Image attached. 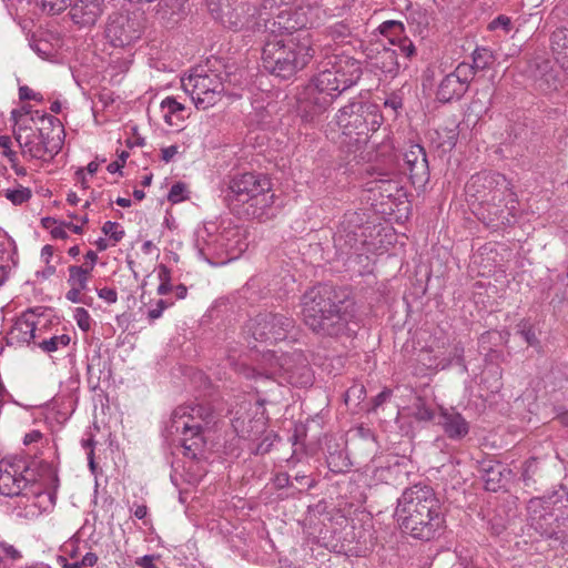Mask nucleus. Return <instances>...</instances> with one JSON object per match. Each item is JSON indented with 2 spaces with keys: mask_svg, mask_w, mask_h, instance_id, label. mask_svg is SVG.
<instances>
[{
  "mask_svg": "<svg viewBox=\"0 0 568 568\" xmlns=\"http://www.w3.org/2000/svg\"><path fill=\"white\" fill-rule=\"evenodd\" d=\"M181 82L184 92L191 97L199 110L213 106L224 91L221 75L205 67L193 69Z\"/></svg>",
  "mask_w": 568,
  "mask_h": 568,
  "instance_id": "f8f14e48",
  "label": "nucleus"
},
{
  "mask_svg": "<svg viewBox=\"0 0 568 568\" xmlns=\"http://www.w3.org/2000/svg\"><path fill=\"white\" fill-rule=\"evenodd\" d=\"M19 98L20 100H41V95L27 85L19 88Z\"/></svg>",
  "mask_w": 568,
  "mask_h": 568,
  "instance_id": "864d4df0",
  "label": "nucleus"
},
{
  "mask_svg": "<svg viewBox=\"0 0 568 568\" xmlns=\"http://www.w3.org/2000/svg\"><path fill=\"white\" fill-rule=\"evenodd\" d=\"M326 67L332 70L336 80H338L342 90H347L361 79L363 70L359 60L351 57L344 51L332 53L325 57Z\"/></svg>",
  "mask_w": 568,
  "mask_h": 568,
  "instance_id": "aec40b11",
  "label": "nucleus"
},
{
  "mask_svg": "<svg viewBox=\"0 0 568 568\" xmlns=\"http://www.w3.org/2000/svg\"><path fill=\"white\" fill-rule=\"evenodd\" d=\"M128 156H129V153H128V152H125V151H123V152L120 154V159H119L118 161H113V162H111V163L108 165V168H106V169H108V171H109L110 173L119 172V171L123 168V165H124L125 160H126V158H128Z\"/></svg>",
  "mask_w": 568,
  "mask_h": 568,
  "instance_id": "5fc2aeb1",
  "label": "nucleus"
},
{
  "mask_svg": "<svg viewBox=\"0 0 568 568\" xmlns=\"http://www.w3.org/2000/svg\"><path fill=\"white\" fill-rule=\"evenodd\" d=\"M385 108L392 109L395 113L403 106L402 99L397 95H392L384 102Z\"/></svg>",
  "mask_w": 568,
  "mask_h": 568,
  "instance_id": "13d9d810",
  "label": "nucleus"
},
{
  "mask_svg": "<svg viewBox=\"0 0 568 568\" xmlns=\"http://www.w3.org/2000/svg\"><path fill=\"white\" fill-rule=\"evenodd\" d=\"M529 521L540 535L555 538L562 544H568V519L559 521L548 503L541 499H531L528 504Z\"/></svg>",
  "mask_w": 568,
  "mask_h": 568,
  "instance_id": "2eb2a0df",
  "label": "nucleus"
},
{
  "mask_svg": "<svg viewBox=\"0 0 568 568\" xmlns=\"http://www.w3.org/2000/svg\"><path fill=\"white\" fill-rule=\"evenodd\" d=\"M143 27L136 17L113 13L105 27V38L115 48L131 45L142 36Z\"/></svg>",
  "mask_w": 568,
  "mask_h": 568,
  "instance_id": "dca6fc26",
  "label": "nucleus"
},
{
  "mask_svg": "<svg viewBox=\"0 0 568 568\" xmlns=\"http://www.w3.org/2000/svg\"><path fill=\"white\" fill-rule=\"evenodd\" d=\"M440 508L432 487L414 485L398 498L395 518L404 532L416 539L430 540L444 525Z\"/></svg>",
  "mask_w": 568,
  "mask_h": 568,
  "instance_id": "20e7f679",
  "label": "nucleus"
},
{
  "mask_svg": "<svg viewBox=\"0 0 568 568\" xmlns=\"http://www.w3.org/2000/svg\"><path fill=\"white\" fill-rule=\"evenodd\" d=\"M233 427L241 437L253 439L264 432L265 422L261 418L250 419L246 425L244 418L235 417L233 420Z\"/></svg>",
  "mask_w": 568,
  "mask_h": 568,
  "instance_id": "7c9ffc66",
  "label": "nucleus"
},
{
  "mask_svg": "<svg viewBox=\"0 0 568 568\" xmlns=\"http://www.w3.org/2000/svg\"><path fill=\"white\" fill-rule=\"evenodd\" d=\"M11 145H12V141H11L10 136H8V135L0 136V153L3 156L8 158L10 163H14L18 160V158H17V153L11 150Z\"/></svg>",
  "mask_w": 568,
  "mask_h": 568,
  "instance_id": "a18cd8bd",
  "label": "nucleus"
},
{
  "mask_svg": "<svg viewBox=\"0 0 568 568\" xmlns=\"http://www.w3.org/2000/svg\"><path fill=\"white\" fill-rule=\"evenodd\" d=\"M160 106L163 112V119L169 125L178 126L180 122L184 121L185 106L175 98L166 97L164 100H162Z\"/></svg>",
  "mask_w": 568,
  "mask_h": 568,
  "instance_id": "cd10ccee",
  "label": "nucleus"
},
{
  "mask_svg": "<svg viewBox=\"0 0 568 568\" xmlns=\"http://www.w3.org/2000/svg\"><path fill=\"white\" fill-rule=\"evenodd\" d=\"M81 292L82 290L70 287V290L65 294V297L68 301L72 303H84Z\"/></svg>",
  "mask_w": 568,
  "mask_h": 568,
  "instance_id": "bf43d9fd",
  "label": "nucleus"
},
{
  "mask_svg": "<svg viewBox=\"0 0 568 568\" xmlns=\"http://www.w3.org/2000/svg\"><path fill=\"white\" fill-rule=\"evenodd\" d=\"M317 0H207L214 20L234 31L276 32L305 27Z\"/></svg>",
  "mask_w": 568,
  "mask_h": 568,
  "instance_id": "f257e3e1",
  "label": "nucleus"
},
{
  "mask_svg": "<svg viewBox=\"0 0 568 568\" xmlns=\"http://www.w3.org/2000/svg\"><path fill=\"white\" fill-rule=\"evenodd\" d=\"M470 70L467 62H460L454 71L445 74L437 84L436 99L442 103L460 100L473 81Z\"/></svg>",
  "mask_w": 568,
  "mask_h": 568,
  "instance_id": "f3484780",
  "label": "nucleus"
},
{
  "mask_svg": "<svg viewBox=\"0 0 568 568\" xmlns=\"http://www.w3.org/2000/svg\"><path fill=\"white\" fill-rule=\"evenodd\" d=\"M274 199L270 179L253 172L232 178L225 193V201L232 210L246 204L245 213L254 219H262L274 204Z\"/></svg>",
  "mask_w": 568,
  "mask_h": 568,
  "instance_id": "6e6552de",
  "label": "nucleus"
},
{
  "mask_svg": "<svg viewBox=\"0 0 568 568\" xmlns=\"http://www.w3.org/2000/svg\"><path fill=\"white\" fill-rule=\"evenodd\" d=\"M98 296L109 304H113L118 300V293L114 288L111 287H102L98 290Z\"/></svg>",
  "mask_w": 568,
  "mask_h": 568,
  "instance_id": "8fccbe9b",
  "label": "nucleus"
},
{
  "mask_svg": "<svg viewBox=\"0 0 568 568\" xmlns=\"http://www.w3.org/2000/svg\"><path fill=\"white\" fill-rule=\"evenodd\" d=\"M344 91L332 70L326 67L324 58L318 65V72L298 93L297 111L304 121L311 122L325 112Z\"/></svg>",
  "mask_w": 568,
  "mask_h": 568,
  "instance_id": "1a4fd4ad",
  "label": "nucleus"
},
{
  "mask_svg": "<svg viewBox=\"0 0 568 568\" xmlns=\"http://www.w3.org/2000/svg\"><path fill=\"white\" fill-rule=\"evenodd\" d=\"M274 484L280 489L290 486V476L286 473L277 474L274 478Z\"/></svg>",
  "mask_w": 568,
  "mask_h": 568,
  "instance_id": "e2e57ef3",
  "label": "nucleus"
},
{
  "mask_svg": "<svg viewBox=\"0 0 568 568\" xmlns=\"http://www.w3.org/2000/svg\"><path fill=\"white\" fill-rule=\"evenodd\" d=\"M335 120L348 143L357 145L365 144L369 133L381 128L383 115L377 104L355 99L337 111Z\"/></svg>",
  "mask_w": 568,
  "mask_h": 568,
  "instance_id": "9d476101",
  "label": "nucleus"
},
{
  "mask_svg": "<svg viewBox=\"0 0 568 568\" xmlns=\"http://www.w3.org/2000/svg\"><path fill=\"white\" fill-rule=\"evenodd\" d=\"M524 339L531 346L538 343L535 332L531 328L521 331Z\"/></svg>",
  "mask_w": 568,
  "mask_h": 568,
  "instance_id": "774afa93",
  "label": "nucleus"
},
{
  "mask_svg": "<svg viewBox=\"0 0 568 568\" xmlns=\"http://www.w3.org/2000/svg\"><path fill=\"white\" fill-rule=\"evenodd\" d=\"M102 232L108 235L114 244L120 242L124 236V230L119 223L112 221H108L103 224Z\"/></svg>",
  "mask_w": 568,
  "mask_h": 568,
  "instance_id": "a19ab883",
  "label": "nucleus"
},
{
  "mask_svg": "<svg viewBox=\"0 0 568 568\" xmlns=\"http://www.w3.org/2000/svg\"><path fill=\"white\" fill-rule=\"evenodd\" d=\"M161 152H162L161 159L164 162L169 163L178 154L179 148H178V145H170V146L163 148L161 150Z\"/></svg>",
  "mask_w": 568,
  "mask_h": 568,
  "instance_id": "4d7b16f0",
  "label": "nucleus"
},
{
  "mask_svg": "<svg viewBox=\"0 0 568 568\" xmlns=\"http://www.w3.org/2000/svg\"><path fill=\"white\" fill-rule=\"evenodd\" d=\"M403 168L414 185L424 186L429 180V165L425 149L409 143L403 152Z\"/></svg>",
  "mask_w": 568,
  "mask_h": 568,
  "instance_id": "412c9836",
  "label": "nucleus"
},
{
  "mask_svg": "<svg viewBox=\"0 0 568 568\" xmlns=\"http://www.w3.org/2000/svg\"><path fill=\"white\" fill-rule=\"evenodd\" d=\"M327 36L336 43V44H353L354 41H357L352 33L351 28L344 22H337L327 28Z\"/></svg>",
  "mask_w": 568,
  "mask_h": 568,
  "instance_id": "473e14b6",
  "label": "nucleus"
},
{
  "mask_svg": "<svg viewBox=\"0 0 568 568\" xmlns=\"http://www.w3.org/2000/svg\"><path fill=\"white\" fill-rule=\"evenodd\" d=\"M301 304L304 323L313 332L337 336L346 329L352 302L344 291L321 284L305 292Z\"/></svg>",
  "mask_w": 568,
  "mask_h": 568,
  "instance_id": "39448f33",
  "label": "nucleus"
},
{
  "mask_svg": "<svg viewBox=\"0 0 568 568\" xmlns=\"http://www.w3.org/2000/svg\"><path fill=\"white\" fill-rule=\"evenodd\" d=\"M471 63H468V68L471 70V80L475 78L478 71H484L495 63L496 55L493 50L486 47H477L471 54Z\"/></svg>",
  "mask_w": 568,
  "mask_h": 568,
  "instance_id": "c756f323",
  "label": "nucleus"
},
{
  "mask_svg": "<svg viewBox=\"0 0 568 568\" xmlns=\"http://www.w3.org/2000/svg\"><path fill=\"white\" fill-rule=\"evenodd\" d=\"M294 320L280 313H261L246 324V332L254 341L273 344L284 341L294 328Z\"/></svg>",
  "mask_w": 568,
  "mask_h": 568,
  "instance_id": "4468645a",
  "label": "nucleus"
},
{
  "mask_svg": "<svg viewBox=\"0 0 568 568\" xmlns=\"http://www.w3.org/2000/svg\"><path fill=\"white\" fill-rule=\"evenodd\" d=\"M234 371L257 385L268 382L286 383L295 387H308L314 382V374L306 356L301 351L277 356L274 351H263L256 366L234 363L229 359Z\"/></svg>",
  "mask_w": 568,
  "mask_h": 568,
  "instance_id": "423d86ee",
  "label": "nucleus"
},
{
  "mask_svg": "<svg viewBox=\"0 0 568 568\" xmlns=\"http://www.w3.org/2000/svg\"><path fill=\"white\" fill-rule=\"evenodd\" d=\"M550 48L561 69L568 72V29L559 28L551 33Z\"/></svg>",
  "mask_w": 568,
  "mask_h": 568,
  "instance_id": "bb28decb",
  "label": "nucleus"
},
{
  "mask_svg": "<svg viewBox=\"0 0 568 568\" xmlns=\"http://www.w3.org/2000/svg\"><path fill=\"white\" fill-rule=\"evenodd\" d=\"M185 193H186L185 184L178 182L171 186L169 194H168V200L171 203H179L186 197Z\"/></svg>",
  "mask_w": 568,
  "mask_h": 568,
  "instance_id": "49530a36",
  "label": "nucleus"
},
{
  "mask_svg": "<svg viewBox=\"0 0 568 568\" xmlns=\"http://www.w3.org/2000/svg\"><path fill=\"white\" fill-rule=\"evenodd\" d=\"M366 222L365 213L348 211L343 215L342 221L339 222L337 234L341 237H345L346 242L349 245H353L357 241L358 230Z\"/></svg>",
  "mask_w": 568,
  "mask_h": 568,
  "instance_id": "a878e982",
  "label": "nucleus"
},
{
  "mask_svg": "<svg viewBox=\"0 0 568 568\" xmlns=\"http://www.w3.org/2000/svg\"><path fill=\"white\" fill-rule=\"evenodd\" d=\"M42 438V434L40 430H32L24 435L23 444L30 445L32 443H37Z\"/></svg>",
  "mask_w": 568,
  "mask_h": 568,
  "instance_id": "0e129e2a",
  "label": "nucleus"
},
{
  "mask_svg": "<svg viewBox=\"0 0 568 568\" xmlns=\"http://www.w3.org/2000/svg\"><path fill=\"white\" fill-rule=\"evenodd\" d=\"M70 343V336L67 334L54 335L49 339H44L39 344V347L45 353L57 352L60 347H65Z\"/></svg>",
  "mask_w": 568,
  "mask_h": 568,
  "instance_id": "e433bc0d",
  "label": "nucleus"
},
{
  "mask_svg": "<svg viewBox=\"0 0 568 568\" xmlns=\"http://www.w3.org/2000/svg\"><path fill=\"white\" fill-rule=\"evenodd\" d=\"M51 473V465L43 460L28 462L24 458L0 460V494L26 498L24 509L18 507L17 516L36 518L49 506H53L54 496L45 491L38 476Z\"/></svg>",
  "mask_w": 568,
  "mask_h": 568,
  "instance_id": "f03ea898",
  "label": "nucleus"
},
{
  "mask_svg": "<svg viewBox=\"0 0 568 568\" xmlns=\"http://www.w3.org/2000/svg\"><path fill=\"white\" fill-rule=\"evenodd\" d=\"M73 317H74L78 326L80 327V329H82L83 332H88L91 329L92 320H91L89 312L85 308L77 307L74 310Z\"/></svg>",
  "mask_w": 568,
  "mask_h": 568,
  "instance_id": "37998d69",
  "label": "nucleus"
},
{
  "mask_svg": "<svg viewBox=\"0 0 568 568\" xmlns=\"http://www.w3.org/2000/svg\"><path fill=\"white\" fill-rule=\"evenodd\" d=\"M36 4L48 14H59L67 9L68 0H34Z\"/></svg>",
  "mask_w": 568,
  "mask_h": 568,
  "instance_id": "58836bf2",
  "label": "nucleus"
},
{
  "mask_svg": "<svg viewBox=\"0 0 568 568\" xmlns=\"http://www.w3.org/2000/svg\"><path fill=\"white\" fill-rule=\"evenodd\" d=\"M42 126L37 131L31 128H19L14 138L21 148L22 155L29 159H53L61 150L63 143V125L53 115L44 114L41 118Z\"/></svg>",
  "mask_w": 568,
  "mask_h": 568,
  "instance_id": "9b49d317",
  "label": "nucleus"
},
{
  "mask_svg": "<svg viewBox=\"0 0 568 568\" xmlns=\"http://www.w3.org/2000/svg\"><path fill=\"white\" fill-rule=\"evenodd\" d=\"M516 203L515 194L511 200L506 197L503 199V202L498 200L481 202L478 203L476 214L488 227L498 230L514 222L516 216Z\"/></svg>",
  "mask_w": 568,
  "mask_h": 568,
  "instance_id": "a211bd4d",
  "label": "nucleus"
},
{
  "mask_svg": "<svg viewBox=\"0 0 568 568\" xmlns=\"http://www.w3.org/2000/svg\"><path fill=\"white\" fill-rule=\"evenodd\" d=\"M170 305L171 303H168L164 300H159L156 303V307L148 312V317L152 321L161 317L163 311L168 308Z\"/></svg>",
  "mask_w": 568,
  "mask_h": 568,
  "instance_id": "3c124183",
  "label": "nucleus"
},
{
  "mask_svg": "<svg viewBox=\"0 0 568 568\" xmlns=\"http://www.w3.org/2000/svg\"><path fill=\"white\" fill-rule=\"evenodd\" d=\"M489 31L501 30L504 33H509L513 29V21L505 14H499L488 23Z\"/></svg>",
  "mask_w": 568,
  "mask_h": 568,
  "instance_id": "ea45409f",
  "label": "nucleus"
},
{
  "mask_svg": "<svg viewBox=\"0 0 568 568\" xmlns=\"http://www.w3.org/2000/svg\"><path fill=\"white\" fill-rule=\"evenodd\" d=\"M378 30L388 37L390 44H395L397 37L404 34V24L400 21L387 20L378 27Z\"/></svg>",
  "mask_w": 568,
  "mask_h": 568,
  "instance_id": "f704fd0d",
  "label": "nucleus"
},
{
  "mask_svg": "<svg viewBox=\"0 0 568 568\" xmlns=\"http://www.w3.org/2000/svg\"><path fill=\"white\" fill-rule=\"evenodd\" d=\"M465 192L477 204L490 200L503 202V199L511 200L514 195L505 175L488 171L471 175L465 185Z\"/></svg>",
  "mask_w": 568,
  "mask_h": 568,
  "instance_id": "ddd939ff",
  "label": "nucleus"
},
{
  "mask_svg": "<svg viewBox=\"0 0 568 568\" xmlns=\"http://www.w3.org/2000/svg\"><path fill=\"white\" fill-rule=\"evenodd\" d=\"M69 277L68 284L72 288H79L85 291L88 288L89 278L92 272V267H84L78 265H71L68 268Z\"/></svg>",
  "mask_w": 568,
  "mask_h": 568,
  "instance_id": "2f4dec72",
  "label": "nucleus"
},
{
  "mask_svg": "<svg viewBox=\"0 0 568 568\" xmlns=\"http://www.w3.org/2000/svg\"><path fill=\"white\" fill-rule=\"evenodd\" d=\"M210 418L211 413L202 405L179 406L165 424V439L171 445L181 447L184 456L195 459L205 445L203 429Z\"/></svg>",
  "mask_w": 568,
  "mask_h": 568,
  "instance_id": "0eeeda50",
  "label": "nucleus"
},
{
  "mask_svg": "<svg viewBox=\"0 0 568 568\" xmlns=\"http://www.w3.org/2000/svg\"><path fill=\"white\" fill-rule=\"evenodd\" d=\"M366 390L364 385L362 384H355L352 387H349L345 393V403H348V400L354 397L357 400H362L365 397Z\"/></svg>",
  "mask_w": 568,
  "mask_h": 568,
  "instance_id": "de8ad7c7",
  "label": "nucleus"
},
{
  "mask_svg": "<svg viewBox=\"0 0 568 568\" xmlns=\"http://www.w3.org/2000/svg\"><path fill=\"white\" fill-rule=\"evenodd\" d=\"M318 3L316 4L310 24L316 17ZM305 27L293 30H277L270 32L262 48V65L270 74L288 80L298 71L303 70L314 57L315 50L312 45L310 33Z\"/></svg>",
  "mask_w": 568,
  "mask_h": 568,
  "instance_id": "7ed1b4c3",
  "label": "nucleus"
},
{
  "mask_svg": "<svg viewBox=\"0 0 568 568\" xmlns=\"http://www.w3.org/2000/svg\"><path fill=\"white\" fill-rule=\"evenodd\" d=\"M52 237L65 240L68 237L67 229L63 225V222H60L57 226L52 227V231L50 232Z\"/></svg>",
  "mask_w": 568,
  "mask_h": 568,
  "instance_id": "680f3d73",
  "label": "nucleus"
},
{
  "mask_svg": "<svg viewBox=\"0 0 568 568\" xmlns=\"http://www.w3.org/2000/svg\"><path fill=\"white\" fill-rule=\"evenodd\" d=\"M516 203L515 194L511 200L506 197L503 199V202L498 200L481 202L478 203L476 214L488 227L498 230L514 222L516 216Z\"/></svg>",
  "mask_w": 568,
  "mask_h": 568,
  "instance_id": "6ab92c4d",
  "label": "nucleus"
},
{
  "mask_svg": "<svg viewBox=\"0 0 568 568\" xmlns=\"http://www.w3.org/2000/svg\"><path fill=\"white\" fill-rule=\"evenodd\" d=\"M366 58L373 70L379 71L387 78L393 79L399 72L400 63L396 49L384 44H372L366 48Z\"/></svg>",
  "mask_w": 568,
  "mask_h": 568,
  "instance_id": "5701e85b",
  "label": "nucleus"
},
{
  "mask_svg": "<svg viewBox=\"0 0 568 568\" xmlns=\"http://www.w3.org/2000/svg\"><path fill=\"white\" fill-rule=\"evenodd\" d=\"M485 487L487 490L496 491L499 488L498 480L495 478V471L489 469L487 477H485Z\"/></svg>",
  "mask_w": 568,
  "mask_h": 568,
  "instance_id": "6e6d98bb",
  "label": "nucleus"
},
{
  "mask_svg": "<svg viewBox=\"0 0 568 568\" xmlns=\"http://www.w3.org/2000/svg\"><path fill=\"white\" fill-rule=\"evenodd\" d=\"M394 45H397L400 54L406 59L412 58L416 53V48L413 41L404 37L403 34L397 37L396 43Z\"/></svg>",
  "mask_w": 568,
  "mask_h": 568,
  "instance_id": "79ce46f5",
  "label": "nucleus"
},
{
  "mask_svg": "<svg viewBox=\"0 0 568 568\" xmlns=\"http://www.w3.org/2000/svg\"><path fill=\"white\" fill-rule=\"evenodd\" d=\"M413 417L419 422H429L434 419V410L426 405V402L422 397H417L413 404Z\"/></svg>",
  "mask_w": 568,
  "mask_h": 568,
  "instance_id": "c9c22d12",
  "label": "nucleus"
},
{
  "mask_svg": "<svg viewBox=\"0 0 568 568\" xmlns=\"http://www.w3.org/2000/svg\"><path fill=\"white\" fill-rule=\"evenodd\" d=\"M36 329L34 313L28 310L16 320L8 334V343L11 345H29L36 337Z\"/></svg>",
  "mask_w": 568,
  "mask_h": 568,
  "instance_id": "b1692460",
  "label": "nucleus"
},
{
  "mask_svg": "<svg viewBox=\"0 0 568 568\" xmlns=\"http://www.w3.org/2000/svg\"><path fill=\"white\" fill-rule=\"evenodd\" d=\"M231 232H225L220 234L217 237V242L221 244V246L227 254H231L235 248V245L231 242V239L229 236Z\"/></svg>",
  "mask_w": 568,
  "mask_h": 568,
  "instance_id": "603ef678",
  "label": "nucleus"
},
{
  "mask_svg": "<svg viewBox=\"0 0 568 568\" xmlns=\"http://www.w3.org/2000/svg\"><path fill=\"white\" fill-rule=\"evenodd\" d=\"M104 10V0H72L68 14L78 28H92L100 20Z\"/></svg>",
  "mask_w": 568,
  "mask_h": 568,
  "instance_id": "4be33fe9",
  "label": "nucleus"
},
{
  "mask_svg": "<svg viewBox=\"0 0 568 568\" xmlns=\"http://www.w3.org/2000/svg\"><path fill=\"white\" fill-rule=\"evenodd\" d=\"M438 424L447 437L454 440H460L469 433L468 422L453 408H440Z\"/></svg>",
  "mask_w": 568,
  "mask_h": 568,
  "instance_id": "393cba45",
  "label": "nucleus"
},
{
  "mask_svg": "<svg viewBox=\"0 0 568 568\" xmlns=\"http://www.w3.org/2000/svg\"><path fill=\"white\" fill-rule=\"evenodd\" d=\"M408 466L409 460L405 458H394V462L392 464H388V470L393 474H395L396 477H399L400 475H408Z\"/></svg>",
  "mask_w": 568,
  "mask_h": 568,
  "instance_id": "c03bdc74",
  "label": "nucleus"
},
{
  "mask_svg": "<svg viewBox=\"0 0 568 568\" xmlns=\"http://www.w3.org/2000/svg\"><path fill=\"white\" fill-rule=\"evenodd\" d=\"M135 564L141 567V568H158L154 564H153V557L152 556H143L141 558H138Z\"/></svg>",
  "mask_w": 568,
  "mask_h": 568,
  "instance_id": "69168bd1",
  "label": "nucleus"
},
{
  "mask_svg": "<svg viewBox=\"0 0 568 568\" xmlns=\"http://www.w3.org/2000/svg\"><path fill=\"white\" fill-rule=\"evenodd\" d=\"M98 556L94 552H87L80 560L82 567H94L98 564Z\"/></svg>",
  "mask_w": 568,
  "mask_h": 568,
  "instance_id": "052dcab7",
  "label": "nucleus"
},
{
  "mask_svg": "<svg viewBox=\"0 0 568 568\" xmlns=\"http://www.w3.org/2000/svg\"><path fill=\"white\" fill-rule=\"evenodd\" d=\"M548 65L549 62L545 61L542 67H539L540 73L536 78L538 88L545 93L557 91L561 84L559 72Z\"/></svg>",
  "mask_w": 568,
  "mask_h": 568,
  "instance_id": "c85d7f7f",
  "label": "nucleus"
},
{
  "mask_svg": "<svg viewBox=\"0 0 568 568\" xmlns=\"http://www.w3.org/2000/svg\"><path fill=\"white\" fill-rule=\"evenodd\" d=\"M187 0H160L156 12L165 19L169 14H180L185 11Z\"/></svg>",
  "mask_w": 568,
  "mask_h": 568,
  "instance_id": "72a5a7b5",
  "label": "nucleus"
},
{
  "mask_svg": "<svg viewBox=\"0 0 568 568\" xmlns=\"http://www.w3.org/2000/svg\"><path fill=\"white\" fill-rule=\"evenodd\" d=\"M0 550L4 554L6 557L13 561L19 560L22 557L21 552L13 545H10L6 541L0 540Z\"/></svg>",
  "mask_w": 568,
  "mask_h": 568,
  "instance_id": "09e8293b",
  "label": "nucleus"
},
{
  "mask_svg": "<svg viewBox=\"0 0 568 568\" xmlns=\"http://www.w3.org/2000/svg\"><path fill=\"white\" fill-rule=\"evenodd\" d=\"M4 197L9 200L14 205H21L24 202L29 201L32 193L29 187L19 186L18 189H7L4 190Z\"/></svg>",
  "mask_w": 568,
  "mask_h": 568,
  "instance_id": "4c0bfd02",
  "label": "nucleus"
},
{
  "mask_svg": "<svg viewBox=\"0 0 568 568\" xmlns=\"http://www.w3.org/2000/svg\"><path fill=\"white\" fill-rule=\"evenodd\" d=\"M158 277L161 283L171 282V271L165 265H160L158 271Z\"/></svg>",
  "mask_w": 568,
  "mask_h": 568,
  "instance_id": "338daca9",
  "label": "nucleus"
}]
</instances>
